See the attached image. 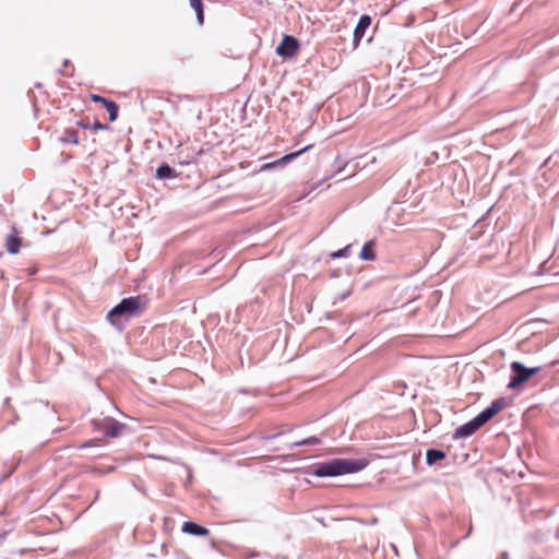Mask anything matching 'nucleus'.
Here are the masks:
<instances>
[{
  "label": "nucleus",
  "mask_w": 559,
  "mask_h": 559,
  "mask_svg": "<svg viewBox=\"0 0 559 559\" xmlns=\"http://www.w3.org/2000/svg\"><path fill=\"white\" fill-rule=\"evenodd\" d=\"M371 24V19L369 15H361L359 21H358V24L355 28V32H354V35H355V38L356 39H360L364 34H365V31L370 26Z\"/></svg>",
  "instance_id": "9b49d317"
},
{
  "label": "nucleus",
  "mask_w": 559,
  "mask_h": 559,
  "mask_svg": "<svg viewBox=\"0 0 559 559\" xmlns=\"http://www.w3.org/2000/svg\"><path fill=\"white\" fill-rule=\"evenodd\" d=\"M506 407V401L498 399L491 403L490 406L480 412L474 419L460 426L455 432V438H466L476 432L483 425L490 420L493 416L500 413Z\"/></svg>",
  "instance_id": "f03ea898"
},
{
  "label": "nucleus",
  "mask_w": 559,
  "mask_h": 559,
  "mask_svg": "<svg viewBox=\"0 0 559 559\" xmlns=\"http://www.w3.org/2000/svg\"><path fill=\"white\" fill-rule=\"evenodd\" d=\"M367 465L368 461L366 459H334L332 461L318 464L313 471V475L318 477L340 476L359 472Z\"/></svg>",
  "instance_id": "f257e3e1"
},
{
  "label": "nucleus",
  "mask_w": 559,
  "mask_h": 559,
  "mask_svg": "<svg viewBox=\"0 0 559 559\" xmlns=\"http://www.w3.org/2000/svg\"><path fill=\"white\" fill-rule=\"evenodd\" d=\"M98 428L104 430L107 437L116 438L121 433V431L124 428V425L120 424L119 421L112 418H105Z\"/></svg>",
  "instance_id": "0eeeda50"
},
{
  "label": "nucleus",
  "mask_w": 559,
  "mask_h": 559,
  "mask_svg": "<svg viewBox=\"0 0 559 559\" xmlns=\"http://www.w3.org/2000/svg\"><path fill=\"white\" fill-rule=\"evenodd\" d=\"M374 241L373 240H369L367 241L361 251H360V259L362 260H366V261H373L376 259V253H374Z\"/></svg>",
  "instance_id": "f8f14e48"
},
{
  "label": "nucleus",
  "mask_w": 559,
  "mask_h": 559,
  "mask_svg": "<svg viewBox=\"0 0 559 559\" xmlns=\"http://www.w3.org/2000/svg\"><path fill=\"white\" fill-rule=\"evenodd\" d=\"M63 143H72V144H78L79 143V134H78V131L74 130V129H67L61 139H60Z\"/></svg>",
  "instance_id": "2eb2a0df"
},
{
  "label": "nucleus",
  "mask_w": 559,
  "mask_h": 559,
  "mask_svg": "<svg viewBox=\"0 0 559 559\" xmlns=\"http://www.w3.org/2000/svg\"><path fill=\"white\" fill-rule=\"evenodd\" d=\"M299 50V43L298 40L290 35H284L282 38V41L276 47V53L284 58H292L294 57Z\"/></svg>",
  "instance_id": "39448f33"
},
{
  "label": "nucleus",
  "mask_w": 559,
  "mask_h": 559,
  "mask_svg": "<svg viewBox=\"0 0 559 559\" xmlns=\"http://www.w3.org/2000/svg\"><path fill=\"white\" fill-rule=\"evenodd\" d=\"M21 245V238L19 237L15 228H13V231L7 236L5 248L9 253L16 254L20 251Z\"/></svg>",
  "instance_id": "6e6552de"
},
{
  "label": "nucleus",
  "mask_w": 559,
  "mask_h": 559,
  "mask_svg": "<svg viewBox=\"0 0 559 559\" xmlns=\"http://www.w3.org/2000/svg\"><path fill=\"white\" fill-rule=\"evenodd\" d=\"M79 126H81L82 128L84 129H91V126L90 123H84V122H79Z\"/></svg>",
  "instance_id": "412c9836"
},
{
  "label": "nucleus",
  "mask_w": 559,
  "mask_h": 559,
  "mask_svg": "<svg viewBox=\"0 0 559 559\" xmlns=\"http://www.w3.org/2000/svg\"><path fill=\"white\" fill-rule=\"evenodd\" d=\"M512 376L510 378V382L508 388L510 390H516L521 388L525 382H527L533 376L537 374L540 371V367L527 368L520 361H513L510 365Z\"/></svg>",
  "instance_id": "20e7f679"
},
{
  "label": "nucleus",
  "mask_w": 559,
  "mask_h": 559,
  "mask_svg": "<svg viewBox=\"0 0 559 559\" xmlns=\"http://www.w3.org/2000/svg\"><path fill=\"white\" fill-rule=\"evenodd\" d=\"M320 443V439L317 438V437H309L307 439H304L301 441H297L294 443V445L296 447H300V445H316V444H319Z\"/></svg>",
  "instance_id": "f3484780"
},
{
  "label": "nucleus",
  "mask_w": 559,
  "mask_h": 559,
  "mask_svg": "<svg viewBox=\"0 0 559 559\" xmlns=\"http://www.w3.org/2000/svg\"><path fill=\"white\" fill-rule=\"evenodd\" d=\"M90 98L92 102L99 103L104 106V108L108 111L110 122L118 118L119 107L114 100L107 99L97 94H91Z\"/></svg>",
  "instance_id": "423d86ee"
},
{
  "label": "nucleus",
  "mask_w": 559,
  "mask_h": 559,
  "mask_svg": "<svg viewBox=\"0 0 559 559\" xmlns=\"http://www.w3.org/2000/svg\"><path fill=\"white\" fill-rule=\"evenodd\" d=\"M144 307L145 302H143L142 297L140 296L124 298L108 312L107 319L112 325H116L118 317L136 316L144 309Z\"/></svg>",
  "instance_id": "7ed1b4c3"
},
{
  "label": "nucleus",
  "mask_w": 559,
  "mask_h": 559,
  "mask_svg": "<svg viewBox=\"0 0 559 559\" xmlns=\"http://www.w3.org/2000/svg\"><path fill=\"white\" fill-rule=\"evenodd\" d=\"M349 249H350V245H348V246L344 247L343 249H340L335 252H332L330 254V257L332 259L346 258V257H348Z\"/></svg>",
  "instance_id": "a211bd4d"
},
{
  "label": "nucleus",
  "mask_w": 559,
  "mask_h": 559,
  "mask_svg": "<svg viewBox=\"0 0 559 559\" xmlns=\"http://www.w3.org/2000/svg\"><path fill=\"white\" fill-rule=\"evenodd\" d=\"M108 129V126L107 124H104L99 121H95L92 126H91V130L93 131H99V130H107Z\"/></svg>",
  "instance_id": "aec40b11"
},
{
  "label": "nucleus",
  "mask_w": 559,
  "mask_h": 559,
  "mask_svg": "<svg viewBox=\"0 0 559 559\" xmlns=\"http://www.w3.org/2000/svg\"><path fill=\"white\" fill-rule=\"evenodd\" d=\"M312 147V145H307L306 147L297 151V152H294V153H289V154H286L285 156L281 157L280 159L273 162V163H269V164H265L263 165L262 169H270L276 165H281V164H285V163H288L290 160H293L294 158H296L297 156L301 155L302 153H305L306 151L310 150Z\"/></svg>",
  "instance_id": "1a4fd4ad"
},
{
  "label": "nucleus",
  "mask_w": 559,
  "mask_h": 559,
  "mask_svg": "<svg viewBox=\"0 0 559 559\" xmlns=\"http://www.w3.org/2000/svg\"><path fill=\"white\" fill-rule=\"evenodd\" d=\"M182 532L190 535L206 536L210 531L194 522H185L182 525Z\"/></svg>",
  "instance_id": "9d476101"
},
{
  "label": "nucleus",
  "mask_w": 559,
  "mask_h": 559,
  "mask_svg": "<svg viewBox=\"0 0 559 559\" xmlns=\"http://www.w3.org/2000/svg\"><path fill=\"white\" fill-rule=\"evenodd\" d=\"M98 445H100V440H90L87 442L81 443L78 448L85 449V448L98 447Z\"/></svg>",
  "instance_id": "6ab92c4d"
},
{
  "label": "nucleus",
  "mask_w": 559,
  "mask_h": 559,
  "mask_svg": "<svg viewBox=\"0 0 559 559\" xmlns=\"http://www.w3.org/2000/svg\"><path fill=\"white\" fill-rule=\"evenodd\" d=\"M156 177L158 179H166V178L175 177V170L170 166L164 164L157 168Z\"/></svg>",
  "instance_id": "dca6fc26"
},
{
  "label": "nucleus",
  "mask_w": 559,
  "mask_h": 559,
  "mask_svg": "<svg viewBox=\"0 0 559 559\" xmlns=\"http://www.w3.org/2000/svg\"><path fill=\"white\" fill-rule=\"evenodd\" d=\"M191 8L195 11L197 20L200 25L204 22V10L202 0H189Z\"/></svg>",
  "instance_id": "4468645a"
},
{
  "label": "nucleus",
  "mask_w": 559,
  "mask_h": 559,
  "mask_svg": "<svg viewBox=\"0 0 559 559\" xmlns=\"http://www.w3.org/2000/svg\"><path fill=\"white\" fill-rule=\"evenodd\" d=\"M445 457V453L441 450L430 449L426 453V460L429 465L435 464Z\"/></svg>",
  "instance_id": "ddd939ff"
},
{
  "label": "nucleus",
  "mask_w": 559,
  "mask_h": 559,
  "mask_svg": "<svg viewBox=\"0 0 559 559\" xmlns=\"http://www.w3.org/2000/svg\"><path fill=\"white\" fill-rule=\"evenodd\" d=\"M63 67H64V68L70 67V61H69V60H64V62H63Z\"/></svg>",
  "instance_id": "4be33fe9"
}]
</instances>
